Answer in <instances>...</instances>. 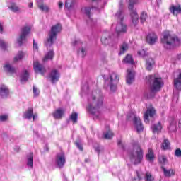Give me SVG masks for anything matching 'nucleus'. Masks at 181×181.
Returning a JSON list of instances; mask_svg holds the SVG:
<instances>
[{"instance_id": "obj_1", "label": "nucleus", "mask_w": 181, "mask_h": 181, "mask_svg": "<svg viewBox=\"0 0 181 181\" xmlns=\"http://www.w3.org/2000/svg\"><path fill=\"white\" fill-rule=\"evenodd\" d=\"M97 92L99 93L100 90H94L88 95L87 107L88 112L94 115V118H96V119L100 118V115H101V107L104 102L103 95L97 96Z\"/></svg>"}, {"instance_id": "obj_2", "label": "nucleus", "mask_w": 181, "mask_h": 181, "mask_svg": "<svg viewBox=\"0 0 181 181\" xmlns=\"http://www.w3.org/2000/svg\"><path fill=\"white\" fill-rule=\"evenodd\" d=\"M132 145L133 150L129 151L130 160L133 165H139L144 159V151H142L138 141H133Z\"/></svg>"}, {"instance_id": "obj_3", "label": "nucleus", "mask_w": 181, "mask_h": 181, "mask_svg": "<svg viewBox=\"0 0 181 181\" xmlns=\"http://www.w3.org/2000/svg\"><path fill=\"white\" fill-rule=\"evenodd\" d=\"M119 5V11L117 12V13L115 14L116 19L119 20V23L115 28L117 37H118L121 33H127V30H128V27L127 25L122 23V21H124V2L122 0H120Z\"/></svg>"}, {"instance_id": "obj_4", "label": "nucleus", "mask_w": 181, "mask_h": 181, "mask_svg": "<svg viewBox=\"0 0 181 181\" xmlns=\"http://www.w3.org/2000/svg\"><path fill=\"white\" fill-rule=\"evenodd\" d=\"M147 79L151 85V91L150 94L147 95V98H153L155 93L160 91V88L163 87V81H162V78L156 75H149L147 76Z\"/></svg>"}, {"instance_id": "obj_5", "label": "nucleus", "mask_w": 181, "mask_h": 181, "mask_svg": "<svg viewBox=\"0 0 181 181\" xmlns=\"http://www.w3.org/2000/svg\"><path fill=\"white\" fill-rule=\"evenodd\" d=\"M161 43L165 49H170L180 45V40L175 35H170L169 32H164L161 37Z\"/></svg>"}, {"instance_id": "obj_6", "label": "nucleus", "mask_w": 181, "mask_h": 181, "mask_svg": "<svg viewBox=\"0 0 181 181\" xmlns=\"http://www.w3.org/2000/svg\"><path fill=\"white\" fill-rule=\"evenodd\" d=\"M62 32V25L58 23L53 25L51 28L49 33H48V37L45 42V46L47 47H52L56 39H57V34Z\"/></svg>"}, {"instance_id": "obj_7", "label": "nucleus", "mask_w": 181, "mask_h": 181, "mask_svg": "<svg viewBox=\"0 0 181 181\" xmlns=\"http://www.w3.org/2000/svg\"><path fill=\"white\" fill-rule=\"evenodd\" d=\"M106 83H107V86L110 87V91H112V93H115V91H117V87L118 86V83H119V76H118L115 72L109 74V78L106 81Z\"/></svg>"}, {"instance_id": "obj_8", "label": "nucleus", "mask_w": 181, "mask_h": 181, "mask_svg": "<svg viewBox=\"0 0 181 181\" xmlns=\"http://www.w3.org/2000/svg\"><path fill=\"white\" fill-rule=\"evenodd\" d=\"M127 119L128 121H133V124H134V127L137 132H142V131H144V125L142 124V121L141 120V118L135 116L134 113H128L127 116Z\"/></svg>"}, {"instance_id": "obj_9", "label": "nucleus", "mask_w": 181, "mask_h": 181, "mask_svg": "<svg viewBox=\"0 0 181 181\" xmlns=\"http://www.w3.org/2000/svg\"><path fill=\"white\" fill-rule=\"evenodd\" d=\"M136 2H138V0H129L128 6V9L130 11V16L132 18V23L134 24V26L138 25V21L139 19V16H138L136 10H134V6Z\"/></svg>"}, {"instance_id": "obj_10", "label": "nucleus", "mask_w": 181, "mask_h": 181, "mask_svg": "<svg viewBox=\"0 0 181 181\" xmlns=\"http://www.w3.org/2000/svg\"><path fill=\"white\" fill-rule=\"evenodd\" d=\"M55 165L57 168L62 169L66 165V155L64 153H58L55 157Z\"/></svg>"}, {"instance_id": "obj_11", "label": "nucleus", "mask_w": 181, "mask_h": 181, "mask_svg": "<svg viewBox=\"0 0 181 181\" xmlns=\"http://www.w3.org/2000/svg\"><path fill=\"white\" fill-rule=\"evenodd\" d=\"M30 29L31 28L29 26L23 28L21 34L17 39V43H18L19 46H22V45H23V42L26 40V37L30 33Z\"/></svg>"}, {"instance_id": "obj_12", "label": "nucleus", "mask_w": 181, "mask_h": 181, "mask_svg": "<svg viewBox=\"0 0 181 181\" xmlns=\"http://www.w3.org/2000/svg\"><path fill=\"white\" fill-rule=\"evenodd\" d=\"M49 78L52 84L57 83L60 78V73L57 69H52L49 74Z\"/></svg>"}, {"instance_id": "obj_13", "label": "nucleus", "mask_w": 181, "mask_h": 181, "mask_svg": "<svg viewBox=\"0 0 181 181\" xmlns=\"http://www.w3.org/2000/svg\"><path fill=\"white\" fill-rule=\"evenodd\" d=\"M33 67L35 73H40L42 76H43L46 73V68H45V66H43L38 62H33Z\"/></svg>"}, {"instance_id": "obj_14", "label": "nucleus", "mask_w": 181, "mask_h": 181, "mask_svg": "<svg viewBox=\"0 0 181 181\" xmlns=\"http://www.w3.org/2000/svg\"><path fill=\"white\" fill-rule=\"evenodd\" d=\"M155 114H156V110H155V108L148 107L144 114V122L148 124V122H149V117L150 118H153V117H155Z\"/></svg>"}, {"instance_id": "obj_15", "label": "nucleus", "mask_w": 181, "mask_h": 181, "mask_svg": "<svg viewBox=\"0 0 181 181\" xmlns=\"http://www.w3.org/2000/svg\"><path fill=\"white\" fill-rule=\"evenodd\" d=\"M112 41H114V35L111 36V34L108 33H105L101 37L103 45H110Z\"/></svg>"}, {"instance_id": "obj_16", "label": "nucleus", "mask_w": 181, "mask_h": 181, "mask_svg": "<svg viewBox=\"0 0 181 181\" xmlns=\"http://www.w3.org/2000/svg\"><path fill=\"white\" fill-rule=\"evenodd\" d=\"M81 12L88 18L87 23H89L90 26H93V18H91L90 16L91 8L90 7H83L81 8Z\"/></svg>"}, {"instance_id": "obj_17", "label": "nucleus", "mask_w": 181, "mask_h": 181, "mask_svg": "<svg viewBox=\"0 0 181 181\" xmlns=\"http://www.w3.org/2000/svg\"><path fill=\"white\" fill-rule=\"evenodd\" d=\"M1 98H8L9 97V88L6 85H0Z\"/></svg>"}, {"instance_id": "obj_18", "label": "nucleus", "mask_w": 181, "mask_h": 181, "mask_svg": "<svg viewBox=\"0 0 181 181\" xmlns=\"http://www.w3.org/2000/svg\"><path fill=\"white\" fill-rule=\"evenodd\" d=\"M37 5L38 9L42 12H46V13L50 12V7L43 3V1L37 0Z\"/></svg>"}, {"instance_id": "obj_19", "label": "nucleus", "mask_w": 181, "mask_h": 181, "mask_svg": "<svg viewBox=\"0 0 181 181\" xmlns=\"http://www.w3.org/2000/svg\"><path fill=\"white\" fill-rule=\"evenodd\" d=\"M156 40H158V36L155 33H150L146 36V42L148 45H153L156 43Z\"/></svg>"}, {"instance_id": "obj_20", "label": "nucleus", "mask_w": 181, "mask_h": 181, "mask_svg": "<svg viewBox=\"0 0 181 181\" xmlns=\"http://www.w3.org/2000/svg\"><path fill=\"white\" fill-rule=\"evenodd\" d=\"M127 71V75L126 76V82L127 83V84L131 85L132 84L134 80H135V74H134V71H132L129 69H128Z\"/></svg>"}, {"instance_id": "obj_21", "label": "nucleus", "mask_w": 181, "mask_h": 181, "mask_svg": "<svg viewBox=\"0 0 181 181\" xmlns=\"http://www.w3.org/2000/svg\"><path fill=\"white\" fill-rule=\"evenodd\" d=\"M8 8L11 11V12H14L16 13V12H20L21 8L18 6L16 3L15 2H10L8 4Z\"/></svg>"}, {"instance_id": "obj_22", "label": "nucleus", "mask_w": 181, "mask_h": 181, "mask_svg": "<svg viewBox=\"0 0 181 181\" xmlns=\"http://www.w3.org/2000/svg\"><path fill=\"white\" fill-rule=\"evenodd\" d=\"M174 87L178 91H181V70L180 71L177 78L174 80Z\"/></svg>"}, {"instance_id": "obj_23", "label": "nucleus", "mask_w": 181, "mask_h": 181, "mask_svg": "<svg viewBox=\"0 0 181 181\" xmlns=\"http://www.w3.org/2000/svg\"><path fill=\"white\" fill-rule=\"evenodd\" d=\"M151 129L153 134H158V132H160V130L162 129L160 122H158L157 124H151Z\"/></svg>"}, {"instance_id": "obj_24", "label": "nucleus", "mask_w": 181, "mask_h": 181, "mask_svg": "<svg viewBox=\"0 0 181 181\" xmlns=\"http://www.w3.org/2000/svg\"><path fill=\"white\" fill-rule=\"evenodd\" d=\"M27 166L32 169L33 168V153L30 152L27 154Z\"/></svg>"}, {"instance_id": "obj_25", "label": "nucleus", "mask_w": 181, "mask_h": 181, "mask_svg": "<svg viewBox=\"0 0 181 181\" xmlns=\"http://www.w3.org/2000/svg\"><path fill=\"white\" fill-rule=\"evenodd\" d=\"M28 80H29V71H28L26 69H24L23 70L21 75V83H26Z\"/></svg>"}, {"instance_id": "obj_26", "label": "nucleus", "mask_w": 181, "mask_h": 181, "mask_svg": "<svg viewBox=\"0 0 181 181\" xmlns=\"http://www.w3.org/2000/svg\"><path fill=\"white\" fill-rule=\"evenodd\" d=\"M33 114V108L29 107L23 114V117L25 119H32Z\"/></svg>"}, {"instance_id": "obj_27", "label": "nucleus", "mask_w": 181, "mask_h": 181, "mask_svg": "<svg viewBox=\"0 0 181 181\" xmlns=\"http://www.w3.org/2000/svg\"><path fill=\"white\" fill-rule=\"evenodd\" d=\"M63 114H64V111L62 109H58L52 113V116L55 119H60L63 117Z\"/></svg>"}, {"instance_id": "obj_28", "label": "nucleus", "mask_w": 181, "mask_h": 181, "mask_svg": "<svg viewBox=\"0 0 181 181\" xmlns=\"http://www.w3.org/2000/svg\"><path fill=\"white\" fill-rule=\"evenodd\" d=\"M155 65V60H153V58H148L146 61V69L148 71H151V70H152V69L153 68V66Z\"/></svg>"}, {"instance_id": "obj_29", "label": "nucleus", "mask_w": 181, "mask_h": 181, "mask_svg": "<svg viewBox=\"0 0 181 181\" xmlns=\"http://www.w3.org/2000/svg\"><path fill=\"white\" fill-rule=\"evenodd\" d=\"M170 11L171 13H173L174 15H177V13H181V6H172L170 8Z\"/></svg>"}, {"instance_id": "obj_30", "label": "nucleus", "mask_w": 181, "mask_h": 181, "mask_svg": "<svg viewBox=\"0 0 181 181\" xmlns=\"http://www.w3.org/2000/svg\"><path fill=\"white\" fill-rule=\"evenodd\" d=\"M161 169L164 173V176L165 177H170V176H173L175 175V172L173 170H167L165 167H161Z\"/></svg>"}, {"instance_id": "obj_31", "label": "nucleus", "mask_w": 181, "mask_h": 181, "mask_svg": "<svg viewBox=\"0 0 181 181\" xmlns=\"http://www.w3.org/2000/svg\"><path fill=\"white\" fill-rule=\"evenodd\" d=\"M53 57H54V51L50 50L47 53L45 57L43 59V62H47V60H53Z\"/></svg>"}, {"instance_id": "obj_32", "label": "nucleus", "mask_w": 181, "mask_h": 181, "mask_svg": "<svg viewBox=\"0 0 181 181\" xmlns=\"http://www.w3.org/2000/svg\"><path fill=\"white\" fill-rule=\"evenodd\" d=\"M65 8H66L68 11H71V9L74 8V0H66L65 1Z\"/></svg>"}, {"instance_id": "obj_33", "label": "nucleus", "mask_w": 181, "mask_h": 181, "mask_svg": "<svg viewBox=\"0 0 181 181\" xmlns=\"http://www.w3.org/2000/svg\"><path fill=\"white\" fill-rule=\"evenodd\" d=\"M4 69L5 71H7L8 73H16V70L14 67L12 66L10 64H6L4 66Z\"/></svg>"}, {"instance_id": "obj_34", "label": "nucleus", "mask_w": 181, "mask_h": 181, "mask_svg": "<svg viewBox=\"0 0 181 181\" xmlns=\"http://www.w3.org/2000/svg\"><path fill=\"white\" fill-rule=\"evenodd\" d=\"M124 63H127V64H131L132 66H134L135 64V62L134 61V59H132V56L131 54H127L124 59Z\"/></svg>"}, {"instance_id": "obj_35", "label": "nucleus", "mask_w": 181, "mask_h": 181, "mask_svg": "<svg viewBox=\"0 0 181 181\" xmlns=\"http://www.w3.org/2000/svg\"><path fill=\"white\" fill-rule=\"evenodd\" d=\"M146 158L148 162H153V159H155V155L153 154V151L152 149H149L148 153L146 156Z\"/></svg>"}, {"instance_id": "obj_36", "label": "nucleus", "mask_w": 181, "mask_h": 181, "mask_svg": "<svg viewBox=\"0 0 181 181\" xmlns=\"http://www.w3.org/2000/svg\"><path fill=\"white\" fill-rule=\"evenodd\" d=\"M129 47L128 44L126 42H124L121 46H120V52H119V55L121 56V54H124L128 50Z\"/></svg>"}, {"instance_id": "obj_37", "label": "nucleus", "mask_w": 181, "mask_h": 181, "mask_svg": "<svg viewBox=\"0 0 181 181\" xmlns=\"http://www.w3.org/2000/svg\"><path fill=\"white\" fill-rule=\"evenodd\" d=\"M170 148V143L169 142V140L167 139H165L163 142L162 143V148L164 151H166Z\"/></svg>"}, {"instance_id": "obj_38", "label": "nucleus", "mask_w": 181, "mask_h": 181, "mask_svg": "<svg viewBox=\"0 0 181 181\" xmlns=\"http://www.w3.org/2000/svg\"><path fill=\"white\" fill-rule=\"evenodd\" d=\"M145 181H155V178L152 176V174L149 172L146 173L144 177Z\"/></svg>"}, {"instance_id": "obj_39", "label": "nucleus", "mask_w": 181, "mask_h": 181, "mask_svg": "<svg viewBox=\"0 0 181 181\" xmlns=\"http://www.w3.org/2000/svg\"><path fill=\"white\" fill-rule=\"evenodd\" d=\"M88 93V83H86L84 86L82 87L81 94L83 97L84 95L87 94Z\"/></svg>"}, {"instance_id": "obj_40", "label": "nucleus", "mask_w": 181, "mask_h": 181, "mask_svg": "<svg viewBox=\"0 0 181 181\" xmlns=\"http://www.w3.org/2000/svg\"><path fill=\"white\" fill-rule=\"evenodd\" d=\"M78 118V114H77V112H73L70 116L71 121H72L74 124L77 122Z\"/></svg>"}, {"instance_id": "obj_41", "label": "nucleus", "mask_w": 181, "mask_h": 181, "mask_svg": "<svg viewBox=\"0 0 181 181\" xmlns=\"http://www.w3.org/2000/svg\"><path fill=\"white\" fill-rule=\"evenodd\" d=\"M114 134H112V132L109 130L107 132L104 133V138L105 139H111Z\"/></svg>"}, {"instance_id": "obj_42", "label": "nucleus", "mask_w": 181, "mask_h": 181, "mask_svg": "<svg viewBox=\"0 0 181 181\" xmlns=\"http://www.w3.org/2000/svg\"><path fill=\"white\" fill-rule=\"evenodd\" d=\"M75 145L78 148V149H79V151H83V144H81V141L80 139L76 140L75 141Z\"/></svg>"}, {"instance_id": "obj_43", "label": "nucleus", "mask_w": 181, "mask_h": 181, "mask_svg": "<svg viewBox=\"0 0 181 181\" xmlns=\"http://www.w3.org/2000/svg\"><path fill=\"white\" fill-rule=\"evenodd\" d=\"M24 54L23 52H19L17 56L14 57V62H18L23 58Z\"/></svg>"}, {"instance_id": "obj_44", "label": "nucleus", "mask_w": 181, "mask_h": 181, "mask_svg": "<svg viewBox=\"0 0 181 181\" xmlns=\"http://www.w3.org/2000/svg\"><path fill=\"white\" fill-rule=\"evenodd\" d=\"M147 18H148V13H146V12H145V11H143L140 16L141 23H144V22H145V21H146Z\"/></svg>"}, {"instance_id": "obj_45", "label": "nucleus", "mask_w": 181, "mask_h": 181, "mask_svg": "<svg viewBox=\"0 0 181 181\" xmlns=\"http://www.w3.org/2000/svg\"><path fill=\"white\" fill-rule=\"evenodd\" d=\"M39 93L40 91L37 90V88H36L35 86H33V96L39 97Z\"/></svg>"}, {"instance_id": "obj_46", "label": "nucleus", "mask_w": 181, "mask_h": 181, "mask_svg": "<svg viewBox=\"0 0 181 181\" xmlns=\"http://www.w3.org/2000/svg\"><path fill=\"white\" fill-rule=\"evenodd\" d=\"M168 159L165 156H161L158 158V161L162 164L165 165L167 162Z\"/></svg>"}, {"instance_id": "obj_47", "label": "nucleus", "mask_w": 181, "mask_h": 181, "mask_svg": "<svg viewBox=\"0 0 181 181\" xmlns=\"http://www.w3.org/2000/svg\"><path fill=\"white\" fill-rule=\"evenodd\" d=\"M136 177H134L132 181H141L142 180V176H141V173H139L138 170H136Z\"/></svg>"}, {"instance_id": "obj_48", "label": "nucleus", "mask_w": 181, "mask_h": 181, "mask_svg": "<svg viewBox=\"0 0 181 181\" xmlns=\"http://www.w3.org/2000/svg\"><path fill=\"white\" fill-rule=\"evenodd\" d=\"M0 47L2 50H6V43L4 40L0 39Z\"/></svg>"}, {"instance_id": "obj_49", "label": "nucleus", "mask_w": 181, "mask_h": 181, "mask_svg": "<svg viewBox=\"0 0 181 181\" xmlns=\"http://www.w3.org/2000/svg\"><path fill=\"white\" fill-rule=\"evenodd\" d=\"M87 53V49L86 48H81L78 51V54H82V57H84L86 56V54Z\"/></svg>"}, {"instance_id": "obj_50", "label": "nucleus", "mask_w": 181, "mask_h": 181, "mask_svg": "<svg viewBox=\"0 0 181 181\" xmlns=\"http://www.w3.org/2000/svg\"><path fill=\"white\" fill-rule=\"evenodd\" d=\"M39 46L37 45V42H36V40L35 39H33V50H38Z\"/></svg>"}, {"instance_id": "obj_51", "label": "nucleus", "mask_w": 181, "mask_h": 181, "mask_svg": "<svg viewBox=\"0 0 181 181\" xmlns=\"http://www.w3.org/2000/svg\"><path fill=\"white\" fill-rule=\"evenodd\" d=\"M139 56H141V57H145L146 56V52L144 49H141L138 52Z\"/></svg>"}, {"instance_id": "obj_52", "label": "nucleus", "mask_w": 181, "mask_h": 181, "mask_svg": "<svg viewBox=\"0 0 181 181\" xmlns=\"http://www.w3.org/2000/svg\"><path fill=\"white\" fill-rule=\"evenodd\" d=\"M170 131H171V132H173L175 131H176V125H175V123H170Z\"/></svg>"}, {"instance_id": "obj_53", "label": "nucleus", "mask_w": 181, "mask_h": 181, "mask_svg": "<svg viewBox=\"0 0 181 181\" xmlns=\"http://www.w3.org/2000/svg\"><path fill=\"white\" fill-rule=\"evenodd\" d=\"M175 156H177V158H180V156H181V150H180V148H177L175 150Z\"/></svg>"}, {"instance_id": "obj_54", "label": "nucleus", "mask_w": 181, "mask_h": 181, "mask_svg": "<svg viewBox=\"0 0 181 181\" xmlns=\"http://www.w3.org/2000/svg\"><path fill=\"white\" fill-rule=\"evenodd\" d=\"M118 146L123 149V151H125V145L122 144V141L120 140L118 141Z\"/></svg>"}, {"instance_id": "obj_55", "label": "nucleus", "mask_w": 181, "mask_h": 181, "mask_svg": "<svg viewBox=\"0 0 181 181\" xmlns=\"http://www.w3.org/2000/svg\"><path fill=\"white\" fill-rule=\"evenodd\" d=\"M6 119H8V116L6 115H1L0 116V121H6Z\"/></svg>"}, {"instance_id": "obj_56", "label": "nucleus", "mask_w": 181, "mask_h": 181, "mask_svg": "<svg viewBox=\"0 0 181 181\" xmlns=\"http://www.w3.org/2000/svg\"><path fill=\"white\" fill-rule=\"evenodd\" d=\"M95 151H96L98 153H100V152H101V149H100V146H98L97 147H95Z\"/></svg>"}, {"instance_id": "obj_57", "label": "nucleus", "mask_w": 181, "mask_h": 181, "mask_svg": "<svg viewBox=\"0 0 181 181\" xmlns=\"http://www.w3.org/2000/svg\"><path fill=\"white\" fill-rule=\"evenodd\" d=\"M32 118H33V121H36V119H37V114H33V116H32Z\"/></svg>"}, {"instance_id": "obj_58", "label": "nucleus", "mask_w": 181, "mask_h": 181, "mask_svg": "<svg viewBox=\"0 0 181 181\" xmlns=\"http://www.w3.org/2000/svg\"><path fill=\"white\" fill-rule=\"evenodd\" d=\"M4 32V26L2 25V23H0V33H2Z\"/></svg>"}, {"instance_id": "obj_59", "label": "nucleus", "mask_w": 181, "mask_h": 181, "mask_svg": "<svg viewBox=\"0 0 181 181\" xmlns=\"http://www.w3.org/2000/svg\"><path fill=\"white\" fill-rule=\"evenodd\" d=\"M59 9H62V8H63V2H62V1L59 2Z\"/></svg>"}, {"instance_id": "obj_60", "label": "nucleus", "mask_w": 181, "mask_h": 181, "mask_svg": "<svg viewBox=\"0 0 181 181\" xmlns=\"http://www.w3.org/2000/svg\"><path fill=\"white\" fill-rule=\"evenodd\" d=\"M178 128L181 132V119L179 120V122H178Z\"/></svg>"}, {"instance_id": "obj_61", "label": "nucleus", "mask_w": 181, "mask_h": 181, "mask_svg": "<svg viewBox=\"0 0 181 181\" xmlns=\"http://www.w3.org/2000/svg\"><path fill=\"white\" fill-rule=\"evenodd\" d=\"M177 59L181 62V53L177 56Z\"/></svg>"}, {"instance_id": "obj_62", "label": "nucleus", "mask_w": 181, "mask_h": 181, "mask_svg": "<svg viewBox=\"0 0 181 181\" xmlns=\"http://www.w3.org/2000/svg\"><path fill=\"white\" fill-rule=\"evenodd\" d=\"M73 46H76L77 45V40H75L73 43H72Z\"/></svg>"}, {"instance_id": "obj_63", "label": "nucleus", "mask_w": 181, "mask_h": 181, "mask_svg": "<svg viewBox=\"0 0 181 181\" xmlns=\"http://www.w3.org/2000/svg\"><path fill=\"white\" fill-rule=\"evenodd\" d=\"M28 6H29L30 8H33V3H30L29 5H28Z\"/></svg>"}, {"instance_id": "obj_64", "label": "nucleus", "mask_w": 181, "mask_h": 181, "mask_svg": "<svg viewBox=\"0 0 181 181\" xmlns=\"http://www.w3.org/2000/svg\"><path fill=\"white\" fill-rule=\"evenodd\" d=\"M64 181H67V177H66L65 175H64Z\"/></svg>"}]
</instances>
